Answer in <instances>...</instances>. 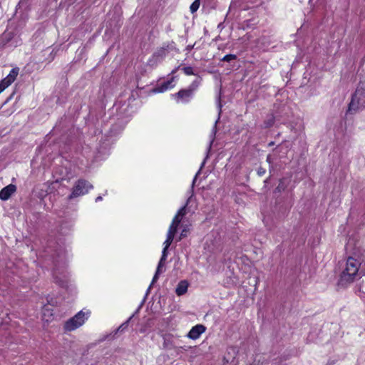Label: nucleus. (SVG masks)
Returning <instances> with one entry per match:
<instances>
[{
	"mask_svg": "<svg viewBox=\"0 0 365 365\" xmlns=\"http://www.w3.org/2000/svg\"><path fill=\"white\" fill-rule=\"evenodd\" d=\"M174 77H172L170 80L162 83L159 86L153 89L154 93H163L168 89L173 88Z\"/></svg>",
	"mask_w": 365,
	"mask_h": 365,
	"instance_id": "f8f14e48",
	"label": "nucleus"
},
{
	"mask_svg": "<svg viewBox=\"0 0 365 365\" xmlns=\"http://www.w3.org/2000/svg\"><path fill=\"white\" fill-rule=\"evenodd\" d=\"M230 351H232L234 354H236V349H235V348H234V347H231V348H230V349H229V352H230Z\"/></svg>",
	"mask_w": 365,
	"mask_h": 365,
	"instance_id": "5701e85b",
	"label": "nucleus"
},
{
	"mask_svg": "<svg viewBox=\"0 0 365 365\" xmlns=\"http://www.w3.org/2000/svg\"><path fill=\"white\" fill-rule=\"evenodd\" d=\"M19 73V68H12L10 73L0 81V93L9 87L16 79Z\"/></svg>",
	"mask_w": 365,
	"mask_h": 365,
	"instance_id": "423d86ee",
	"label": "nucleus"
},
{
	"mask_svg": "<svg viewBox=\"0 0 365 365\" xmlns=\"http://www.w3.org/2000/svg\"><path fill=\"white\" fill-rule=\"evenodd\" d=\"M204 165H205V162H203V163H202V166H201V167H202Z\"/></svg>",
	"mask_w": 365,
	"mask_h": 365,
	"instance_id": "bb28decb",
	"label": "nucleus"
},
{
	"mask_svg": "<svg viewBox=\"0 0 365 365\" xmlns=\"http://www.w3.org/2000/svg\"><path fill=\"white\" fill-rule=\"evenodd\" d=\"M91 315V311L88 309H83L78 312L73 317L67 320L63 329L66 331H72L83 326L88 320Z\"/></svg>",
	"mask_w": 365,
	"mask_h": 365,
	"instance_id": "20e7f679",
	"label": "nucleus"
},
{
	"mask_svg": "<svg viewBox=\"0 0 365 365\" xmlns=\"http://www.w3.org/2000/svg\"><path fill=\"white\" fill-rule=\"evenodd\" d=\"M267 161L269 163H272V157L271 155H268L267 158Z\"/></svg>",
	"mask_w": 365,
	"mask_h": 365,
	"instance_id": "b1692460",
	"label": "nucleus"
},
{
	"mask_svg": "<svg viewBox=\"0 0 365 365\" xmlns=\"http://www.w3.org/2000/svg\"><path fill=\"white\" fill-rule=\"evenodd\" d=\"M186 214V207L183 206L182 207L175 216L174 217L172 223L170 224L168 233H167V238L165 241L164 242V247L163 250L168 251L170 245H171L172 242L174 240V237L177 232L178 227H179V225L180 222L182 221L183 217Z\"/></svg>",
	"mask_w": 365,
	"mask_h": 365,
	"instance_id": "f03ea898",
	"label": "nucleus"
},
{
	"mask_svg": "<svg viewBox=\"0 0 365 365\" xmlns=\"http://www.w3.org/2000/svg\"><path fill=\"white\" fill-rule=\"evenodd\" d=\"M361 262L353 257H349L346 263V267L341 274L340 281L342 284L352 282L356 277Z\"/></svg>",
	"mask_w": 365,
	"mask_h": 365,
	"instance_id": "f257e3e1",
	"label": "nucleus"
},
{
	"mask_svg": "<svg viewBox=\"0 0 365 365\" xmlns=\"http://www.w3.org/2000/svg\"><path fill=\"white\" fill-rule=\"evenodd\" d=\"M274 123L273 118H271L269 120L265 122L266 127L272 126Z\"/></svg>",
	"mask_w": 365,
	"mask_h": 365,
	"instance_id": "4be33fe9",
	"label": "nucleus"
},
{
	"mask_svg": "<svg viewBox=\"0 0 365 365\" xmlns=\"http://www.w3.org/2000/svg\"><path fill=\"white\" fill-rule=\"evenodd\" d=\"M43 320L48 322L53 318V311L48 306H44L42 314Z\"/></svg>",
	"mask_w": 365,
	"mask_h": 365,
	"instance_id": "2eb2a0df",
	"label": "nucleus"
},
{
	"mask_svg": "<svg viewBox=\"0 0 365 365\" xmlns=\"http://www.w3.org/2000/svg\"><path fill=\"white\" fill-rule=\"evenodd\" d=\"M16 190V185L10 184L0 190V199L7 200Z\"/></svg>",
	"mask_w": 365,
	"mask_h": 365,
	"instance_id": "9b49d317",
	"label": "nucleus"
},
{
	"mask_svg": "<svg viewBox=\"0 0 365 365\" xmlns=\"http://www.w3.org/2000/svg\"><path fill=\"white\" fill-rule=\"evenodd\" d=\"M53 277L58 284L61 286H63L65 282H66L68 274L66 271H62L59 272L57 269L53 271Z\"/></svg>",
	"mask_w": 365,
	"mask_h": 365,
	"instance_id": "ddd939ff",
	"label": "nucleus"
},
{
	"mask_svg": "<svg viewBox=\"0 0 365 365\" xmlns=\"http://www.w3.org/2000/svg\"><path fill=\"white\" fill-rule=\"evenodd\" d=\"M172 96L175 98L177 103H187L191 99L193 94L192 93V91L182 89Z\"/></svg>",
	"mask_w": 365,
	"mask_h": 365,
	"instance_id": "0eeeda50",
	"label": "nucleus"
},
{
	"mask_svg": "<svg viewBox=\"0 0 365 365\" xmlns=\"http://www.w3.org/2000/svg\"><path fill=\"white\" fill-rule=\"evenodd\" d=\"M237 56L234 54H227L222 58V61L230 62L232 60L236 59Z\"/></svg>",
	"mask_w": 365,
	"mask_h": 365,
	"instance_id": "a211bd4d",
	"label": "nucleus"
},
{
	"mask_svg": "<svg viewBox=\"0 0 365 365\" xmlns=\"http://www.w3.org/2000/svg\"><path fill=\"white\" fill-rule=\"evenodd\" d=\"M167 54L168 49L163 47L160 48L154 53L152 58L149 60L148 63L152 66H155L159 61L163 60Z\"/></svg>",
	"mask_w": 365,
	"mask_h": 365,
	"instance_id": "6e6552de",
	"label": "nucleus"
},
{
	"mask_svg": "<svg viewBox=\"0 0 365 365\" xmlns=\"http://www.w3.org/2000/svg\"><path fill=\"white\" fill-rule=\"evenodd\" d=\"M132 317H130L125 322H124L123 324H121L119 328L118 331L121 330L123 331L125 329L127 328L129 321L131 319Z\"/></svg>",
	"mask_w": 365,
	"mask_h": 365,
	"instance_id": "aec40b11",
	"label": "nucleus"
},
{
	"mask_svg": "<svg viewBox=\"0 0 365 365\" xmlns=\"http://www.w3.org/2000/svg\"><path fill=\"white\" fill-rule=\"evenodd\" d=\"M206 331V327L202 324H197L192 327L187 334L189 339L195 340L200 338V335Z\"/></svg>",
	"mask_w": 365,
	"mask_h": 365,
	"instance_id": "1a4fd4ad",
	"label": "nucleus"
},
{
	"mask_svg": "<svg viewBox=\"0 0 365 365\" xmlns=\"http://www.w3.org/2000/svg\"><path fill=\"white\" fill-rule=\"evenodd\" d=\"M187 232V227H184L180 233V237H178V241H180L181 240L182 238H184L185 237H186V233Z\"/></svg>",
	"mask_w": 365,
	"mask_h": 365,
	"instance_id": "412c9836",
	"label": "nucleus"
},
{
	"mask_svg": "<svg viewBox=\"0 0 365 365\" xmlns=\"http://www.w3.org/2000/svg\"><path fill=\"white\" fill-rule=\"evenodd\" d=\"M93 188V185L87 180L80 179L74 184L71 193L69 195L70 199L78 197L81 195H84L88 192L90 190Z\"/></svg>",
	"mask_w": 365,
	"mask_h": 365,
	"instance_id": "39448f33",
	"label": "nucleus"
},
{
	"mask_svg": "<svg viewBox=\"0 0 365 365\" xmlns=\"http://www.w3.org/2000/svg\"><path fill=\"white\" fill-rule=\"evenodd\" d=\"M225 359L227 360V362H229L230 361V359L229 357H227V356H225Z\"/></svg>",
	"mask_w": 365,
	"mask_h": 365,
	"instance_id": "a878e982",
	"label": "nucleus"
},
{
	"mask_svg": "<svg viewBox=\"0 0 365 365\" xmlns=\"http://www.w3.org/2000/svg\"><path fill=\"white\" fill-rule=\"evenodd\" d=\"M200 83V80L199 78L195 80L191 85L188 87L189 91H192V93L193 94L194 91L197 89Z\"/></svg>",
	"mask_w": 365,
	"mask_h": 365,
	"instance_id": "dca6fc26",
	"label": "nucleus"
},
{
	"mask_svg": "<svg viewBox=\"0 0 365 365\" xmlns=\"http://www.w3.org/2000/svg\"><path fill=\"white\" fill-rule=\"evenodd\" d=\"M188 288V283L185 280L180 281L178 284L177 285V287L175 289V292L177 295L181 296L184 294H185L187 291Z\"/></svg>",
	"mask_w": 365,
	"mask_h": 365,
	"instance_id": "4468645a",
	"label": "nucleus"
},
{
	"mask_svg": "<svg viewBox=\"0 0 365 365\" xmlns=\"http://www.w3.org/2000/svg\"><path fill=\"white\" fill-rule=\"evenodd\" d=\"M102 197L101 196H98L96 198V202H99L101 200H102Z\"/></svg>",
	"mask_w": 365,
	"mask_h": 365,
	"instance_id": "393cba45",
	"label": "nucleus"
},
{
	"mask_svg": "<svg viewBox=\"0 0 365 365\" xmlns=\"http://www.w3.org/2000/svg\"><path fill=\"white\" fill-rule=\"evenodd\" d=\"M200 0H195L190 6V9L191 13H195L199 9Z\"/></svg>",
	"mask_w": 365,
	"mask_h": 365,
	"instance_id": "f3484780",
	"label": "nucleus"
},
{
	"mask_svg": "<svg viewBox=\"0 0 365 365\" xmlns=\"http://www.w3.org/2000/svg\"><path fill=\"white\" fill-rule=\"evenodd\" d=\"M182 71L185 73V74L190 76V75H194L193 69L192 67L187 66L182 68Z\"/></svg>",
	"mask_w": 365,
	"mask_h": 365,
	"instance_id": "6ab92c4d",
	"label": "nucleus"
},
{
	"mask_svg": "<svg viewBox=\"0 0 365 365\" xmlns=\"http://www.w3.org/2000/svg\"><path fill=\"white\" fill-rule=\"evenodd\" d=\"M168 256V251L163 250L162 256L158 263L157 270L152 280V284L158 279L160 274L163 273L165 271V262Z\"/></svg>",
	"mask_w": 365,
	"mask_h": 365,
	"instance_id": "9d476101",
	"label": "nucleus"
},
{
	"mask_svg": "<svg viewBox=\"0 0 365 365\" xmlns=\"http://www.w3.org/2000/svg\"><path fill=\"white\" fill-rule=\"evenodd\" d=\"M186 214V207L183 206L182 207L175 216L174 217L172 223L170 224L168 233H167V238L165 241L164 242V247L163 250L168 251L170 245H171L172 242L174 240V237L177 232L178 227H179V225L180 222L182 221L183 217Z\"/></svg>",
	"mask_w": 365,
	"mask_h": 365,
	"instance_id": "7ed1b4c3",
	"label": "nucleus"
}]
</instances>
